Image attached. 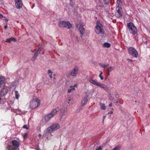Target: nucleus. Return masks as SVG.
Listing matches in <instances>:
<instances>
[{
    "label": "nucleus",
    "instance_id": "7",
    "mask_svg": "<svg viewBox=\"0 0 150 150\" xmlns=\"http://www.w3.org/2000/svg\"><path fill=\"white\" fill-rule=\"evenodd\" d=\"M58 25L60 27L66 28L69 29L71 27V25L69 22L60 21Z\"/></svg>",
    "mask_w": 150,
    "mask_h": 150
},
{
    "label": "nucleus",
    "instance_id": "33",
    "mask_svg": "<svg viewBox=\"0 0 150 150\" xmlns=\"http://www.w3.org/2000/svg\"><path fill=\"white\" fill-rule=\"evenodd\" d=\"M48 74H52V72L51 70L49 69L48 70Z\"/></svg>",
    "mask_w": 150,
    "mask_h": 150
},
{
    "label": "nucleus",
    "instance_id": "10",
    "mask_svg": "<svg viewBox=\"0 0 150 150\" xmlns=\"http://www.w3.org/2000/svg\"><path fill=\"white\" fill-rule=\"evenodd\" d=\"M66 110L67 109L64 107L59 108V113L60 119H62V117L64 115V113Z\"/></svg>",
    "mask_w": 150,
    "mask_h": 150
},
{
    "label": "nucleus",
    "instance_id": "16",
    "mask_svg": "<svg viewBox=\"0 0 150 150\" xmlns=\"http://www.w3.org/2000/svg\"><path fill=\"white\" fill-rule=\"evenodd\" d=\"M77 86V84H75L74 86H70V88L68 90V92L69 93H70L72 91H74L75 90V87H76Z\"/></svg>",
    "mask_w": 150,
    "mask_h": 150
},
{
    "label": "nucleus",
    "instance_id": "37",
    "mask_svg": "<svg viewBox=\"0 0 150 150\" xmlns=\"http://www.w3.org/2000/svg\"><path fill=\"white\" fill-rule=\"evenodd\" d=\"M3 16L1 14H0V18H1L3 17Z\"/></svg>",
    "mask_w": 150,
    "mask_h": 150
},
{
    "label": "nucleus",
    "instance_id": "43",
    "mask_svg": "<svg viewBox=\"0 0 150 150\" xmlns=\"http://www.w3.org/2000/svg\"><path fill=\"white\" fill-rule=\"evenodd\" d=\"M39 137H41V134H39Z\"/></svg>",
    "mask_w": 150,
    "mask_h": 150
},
{
    "label": "nucleus",
    "instance_id": "31",
    "mask_svg": "<svg viewBox=\"0 0 150 150\" xmlns=\"http://www.w3.org/2000/svg\"><path fill=\"white\" fill-rule=\"evenodd\" d=\"M104 3L105 4H108L110 2V0H104Z\"/></svg>",
    "mask_w": 150,
    "mask_h": 150
},
{
    "label": "nucleus",
    "instance_id": "4",
    "mask_svg": "<svg viewBox=\"0 0 150 150\" xmlns=\"http://www.w3.org/2000/svg\"><path fill=\"white\" fill-rule=\"evenodd\" d=\"M127 27L130 33L133 35H135L137 34V29L132 23L130 22L128 23Z\"/></svg>",
    "mask_w": 150,
    "mask_h": 150
},
{
    "label": "nucleus",
    "instance_id": "45",
    "mask_svg": "<svg viewBox=\"0 0 150 150\" xmlns=\"http://www.w3.org/2000/svg\"><path fill=\"white\" fill-rule=\"evenodd\" d=\"M108 75H110V73H109V72H108Z\"/></svg>",
    "mask_w": 150,
    "mask_h": 150
},
{
    "label": "nucleus",
    "instance_id": "25",
    "mask_svg": "<svg viewBox=\"0 0 150 150\" xmlns=\"http://www.w3.org/2000/svg\"><path fill=\"white\" fill-rule=\"evenodd\" d=\"M4 82V79L3 77H0V86Z\"/></svg>",
    "mask_w": 150,
    "mask_h": 150
},
{
    "label": "nucleus",
    "instance_id": "27",
    "mask_svg": "<svg viewBox=\"0 0 150 150\" xmlns=\"http://www.w3.org/2000/svg\"><path fill=\"white\" fill-rule=\"evenodd\" d=\"M117 4H118V6L117 7H119L120 8L119 6H120L122 4L121 0H117Z\"/></svg>",
    "mask_w": 150,
    "mask_h": 150
},
{
    "label": "nucleus",
    "instance_id": "9",
    "mask_svg": "<svg viewBox=\"0 0 150 150\" xmlns=\"http://www.w3.org/2000/svg\"><path fill=\"white\" fill-rule=\"evenodd\" d=\"M79 70L77 67H74L70 73V75L73 77L76 76Z\"/></svg>",
    "mask_w": 150,
    "mask_h": 150
},
{
    "label": "nucleus",
    "instance_id": "28",
    "mask_svg": "<svg viewBox=\"0 0 150 150\" xmlns=\"http://www.w3.org/2000/svg\"><path fill=\"white\" fill-rule=\"evenodd\" d=\"M45 121L47 122L49 121L51 118L47 115L45 116Z\"/></svg>",
    "mask_w": 150,
    "mask_h": 150
},
{
    "label": "nucleus",
    "instance_id": "18",
    "mask_svg": "<svg viewBox=\"0 0 150 150\" xmlns=\"http://www.w3.org/2000/svg\"><path fill=\"white\" fill-rule=\"evenodd\" d=\"M15 4L17 8L20 9L22 7L23 4L22 2H17V3H15Z\"/></svg>",
    "mask_w": 150,
    "mask_h": 150
},
{
    "label": "nucleus",
    "instance_id": "20",
    "mask_svg": "<svg viewBox=\"0 0 150 150\" xmlns=\"http://www.w3.org/2000/svg\"><path fill=\"white\" fill-rule=\"evenodd\" d=\"M12 41H13L14 42L16 41V39L13 38H10L7 39L6 40V42L10 43Z\"/></svg>",
    "mask_w": 150,
    "mask_h": 150
},
{
    "label": "nucleus",
    "instance_id": "36",
    "mask_svg": "<svg viewBox=\"0 0 150 150\" xmlns=\"http://www.w3.org/2000/svg\"><path fill=\"white\" fill-rule=\"evenodd\" d=\"M23 128L26 129H28V128L27 127V126L26 125H24L23 126Z\"/></svg>",
    "mask_w": 150,
    "mask_h": 150
},
{
    "label": "nucleus",
    "instance_id": "1",
    "mask_svg": "<svg viewBox=\"0 0 150 150\" xmlns=\"http://www.w3.org/2000/svg\"><path fill=\"white\" fill-rule=\"evenodd\" d=\"M60 128V126L59 124L56 123L48 127L47 129L45 131L46 134H43V137H45L49 134H50L52 136V133L57 130Z\"/></svg>",
    "mask_w": 150,
    "mask_h": 150
},
{
    "label": "nucleus",
    "instance_id": "50",
    "mask_svg": "<svg viewBox=\"0 0 150 150\" xmlns=\"http://www.w3.org/2000/svg\"><path fill=\"white\" fill-rule=\"evenodd\" d=\"M1 98H0V100H1Z\"/></svg>",
    "mask_w": 150,
    "mask_h": 150
},
{
    "label": "nucleus",
    "instance_id": "41",
    "mask_svg": "<svg viewBox=\"0 0 150 150\" xmlns=\"http://www.w3.org/2000/svg\"><path fill=\"white\" fill-rule=\"evenodd\" d=\"M27 136V134H25L24 136V138H25V137H26Z\"/></svg>",
    "mask_w": 150,
    "mask_h": 150
},
{
    "label": "nucleus",
    "instance_id": "11",
    "mask_svg": "<svg viewBox=\"0 0 150 150\" xmlns=\"http://www.w3.org/2000/svg\"><path fill=\"white\" fill-rule=\"evenodd\" d=\"M88 96L86 95L82 98L81 102L82 106H83L86 104L88 101Z\"/></svg>",
    "mask_w": 150,
    "mask_h": 150
},
{
    "label": "nucleus",
    "instance_id": "40",
    "mask_svg": "<svg viewBox=\"0 0 150 150\" xmlns=\"http://www.w3.org/2000/svg\"><path fill=\"white\" fill-rule=\"evenodd\" d=\"M127 60L131 62L132 61V60L130 59H128Z\"/></svg>",
    "mask_w": 150,
    "mask_h": 150
},
{
    "label": "nucleus",
    "instance_id": "5",
    "mask_svg": "<svg viewBox=\"0 0 150 150\" xmlns=\"http://www.w3.org/2000/svg\"><path fill=\"white\" fill-rule=\"evenodd\" d=\"M20 145L19 143L16 140H14L12 141L11 144L7 146L8 150H16L19 147Z\"/></svg>",
    "mask_w": 150,
    "mask_h": 150
},
{
    "label": "nucleus",
    "instance_id": "42",
    "mask_svg": "<svg viewBox=\"0 0 150 150\" xmlns=\"http://www.w3.org/2000/svg\"><path fill=\"white\" fill-rule=\"evenodd\" d=\"M112 103H110V104H109V106H112Z\"/></svg>",
    "mask_w": 150,
    "mask_h": 150
},
{
    "label": "nucleus",
    "instance_id": "30",
    "mask_svg": "<svg viewBox=\"0 0 150 150\" xmlns=\"http://www.w3.org/2000/svg\"><path fill=\"white\" fill-rule=\"evenodd\" d=\"M15 96L16 98L18 99L19 96V95L17 91H16L15 92Z\"/></svg>",
    "mask_w": 150,
    "mask_h": 150
},
{
    "label": "nucleus",
    "instance_id": "19",
    "mask_svg": "<svg viewBox=\"0 0 150 150\" xmlns=\"http://www.w3.org/2000/svg\"><path fill=\"white\" fill-rule=\"evenodd\" d=\"M68 103L69 105H71L73 103V99L70 98H69L67 100Z\"/></svg>",
    "mask_w": 150,
    "mask_h": 150
},
{
    "label": "nucleus",
    "instance_id": "26",
    "mask_svg": "<svg viewBox=\"0 0 150 150\" xmlns=\"http://www.w3.org/2000/svg\"><path fill=\"white\" fill-rule=\"evenodd\" d=\"M114 68V67L110 66L108 69V71L109 73Z\"/></svg>",
    "mask_w": 150,
    "mask_h": 150
},
{
    "label": "nucleus",
    "instance_id": "23",
    "mask_svg": "<svg viewBox=\"0 0 150 150\" xmlns=\"http://www.w3.org/2000/svg\"><path fill=\"white\" fill-rule=\"evenodd\" d=\"M100 109L102 110H105L106 109V107L104 104L100 103Z\"/></svg>",
    "mask_w": 150,
    "mask_h": 150
},
{
    "label": "nucleus",
    "instance_id": "8",
    "mask_svg": "<svg viewBox=\"0 0 150 150\" xmlns=\"http://www.w3.org/2000/svg\"><path fill=\"white\" fill-rule=\"evenodd\" d=\"M128 52L129 55L137 58L138 55V53L135 49L132 47H130L128 48Z\"/></svg>",
    "mask_w": 150,
    "mask_h": 150
},
{
    "label": "nucleus",
    "instance_id": "48",
    "mask_svg": "<svg viewBox=\"0 0 150 150\" xmlns=\"http://www.w3.org/2000/svg\"><path fill=\"white\" fill-rule=\"evenodd\" d=\"M6 21H8V20H6Z\"/></svg>",
    "mask_w": 150,
    "mask_h": 150
},
{
    "label": "nucleus",
    "instance_id": "6",
    "mask_svg": "<svg viewBox=\"0 0 150 150\" xmlns=\"http://www.w3.org/2000/svg\"><path fill=\"white\" fill-rule=\"evenodd\" d=\"M40 100L38 98L33 99L30 102V107L32 108L38 107L40 104Z\"/></svg>",
    "mask_w": 150,
    "mask_h": 150
},
{
    "label": "nucleus",
    "instance_id": "3",
    "mask_svg": "<svg viewBox=\"0 0 150 150\" xmlns=\"http://www.w3.org/2000/svg\"><path fill=\"white\" fill-rule=\"evenodd\" d=\"M103 28L102 24L98 21H97L96 22V25L95 28L96 33L97 34H103L104 31Z\"/></svg>",
    "mask_w": 150,
    "mask_h": 150
},
{
    "label": "nucleus",
    "instance_id": "29",
    "mask_svg": "<svg viewBox=\"0 0 150 150\" xmlns=\"http://www.w3.org/2000/svg\"><path fill=\"white\" fill-rule=\"evenodd\" d=\"M102 74H103V72H102L101 71V72H100V74L99 75V77L100 78V79L101 80H103L104 79L103 76L102 75Z\"/></svg>",
    "mask_w": 150,
    "mask_h": 150
},
{
    "label": "nucleus",
    "instance_id": "22",
    "mask_svg": "<svg viewBox=\"0 0 150 150\" xmlns=\"http://www.w3.org/2000/svg\"><path fill=\"white\" fill-rule=\"evenodd\" d=\"M110 46V44L108 42H105L103 45V47H109Z\"/></svg>",
    "mask_w": 150,
    "mask_h": 150
},
{
    "label": "nucleus",
    "instance_id": "38",
    "mask_svg": "<svg viewBox=\"0 0 150 150\" xmlns=\"http://www.w3.org/2000/svg\"><path fill=\"white\" fill-rule=\"evenodd\" d=\"M7 24H6L4 26V28L6 29L7 28Z\"/></svg>",
    "mask_w": 150,
    "mask_h": 150
},
{
    "label": "nucleus",
    "instance_id": "15",
    "mask_svg": "<svg viewBox=\"0 0 150 150\" xmlns=\"http://www.w3.org/2000/svg\"><path fill=\"white\" fill-rule=\"evenodd\" d=\"M41 50V48H39L38 49V50L35 53V54L33 57L32 58V59L33 60H34L37 57L38 55L40 53Z\"/></svg>",
    "mask_w": 150,
    "mask_h": 150
},
{
    "label": "nucleus",
    "instance_id": "13",
    "mask_svg": "<svg viewBox=\"0 0 150 150\" xmlns=\"http://www.w3.org/2000/svg\"><path fill=\"white\" fill-rule=\"evenodd\" d=\"M116 9L117 11L115 13V16L117 18H119L122 16L121 11L119 7H117Z\"/></svg>",
    "mask_w": 150,
    "mask_h": 150
},
{
    "label": "nucleus",
    "instance_id": "35",
    "mask_svg": "<svg viewBox=\"0 0 150 150\" xmlns=\"http://www.w3.org/2000/svg\"><path fill=\"white\" fill-rule=\"evenodd\" d=\"M15 3H17V2H22V0H15Z\"/></svg>",
    "mask_w": 150,
    "mask_h": 150
},
{
    "label": "nucleus",
    "instance_id": "46",
    "mask_svg": "<svg viewBox=\"0 0 150 150\" xmlns=\"http://www.w3.org/2000/svg\"><path fill=\"white\" fill-rule=\"evenodd\" d=\"M47 138L48 139V137H47Z\"/></svg>",
    "mask_w": 150,
    "mask_h": 150
},
{
    "label": "nucleus",
    "instance_id": "34",
    "mask_svg": "<svg viewBox=\"0 0 150 150\" xmlns=\"http://www.w3.org/2000/svg\"><path fill=\"white\" fill-rule=\"evenodd\" d=\"M50 117V118H51L53 116L52 115V114H51V113H50L48 114V115H47Z\"/></svg>",
    "mask_w": 150,
    "mask_h": 150
},
{
    "label": "nucleus",
    "instance_id": "47",
    "mask_svg": "<svg viewBox=\"0 0 150 150\" xmlns=\"http://www.w3.org/2000/svg\"><path fill=\"white\" fill-rule=\"evenodd\" d=\"M54 79H55V77H54Z\"/></svg>",
    "mask_w": 150,
    "mask_h": 150
},
{
    "label": "nucleus",
    "instance_id": "17",
    "mask_svg": "<svg viewBox=\"0 0 150 150\" xmlns=\"http://www.w3.org/2000/svg\"><path fill=\"white\" fill-rule=\"evenodd\" d=\"M79 30L81 34L83 35L85 33V30L82 25H80L79 27Z\"/></svg>",
    "mask_w": 150,
    "mask_h": 150
},
{
    "label": "nucleus",
    "instance_id": "44",
    "mask_svg": "<svg viewBox=\"0 0 150 150\" xmlns=\"http://www.w3.org/2000/svg\"><path fill=\"white\" fill-rule=\"evenodd\" d=\"M110 113L111 114H112L113 112L112 111H111L110 112Z\"/></svg>",
    "mask_w": 150,
    "mask_h": 150
},
{
    "label": "nucleus",
    "instance_id": "14",
    "mask_svg": "<svg viewBox=\"0 0 150 150\" xmlns=\"http://www.w3.org/2000/svg\"><path fill=\"white\" fill-rule=\"evenodd\" d=\"M59 110V107H57L54 109L50 112L51 113L52 115L53 116L55 115L57 113V112H58Z\"/></svg>",
    "mask_w": 150,
    "mask_h": 150
},
{
    "label": "nucleus",
    "instance_id": "2",
    "mask_svg": "<svg viewBox=\"0 0 150 150\" xmlns=\"http://www.w3.org/2000/svg\"><path fill=\"white\" fill-rule=\"evenodd\" d=\"M86 79L90 83L93 84L95 86H99L101 88L103 89L105 91H107L108 90V88L107 86L105 85L100 83L97 81H96L95 80H93L91 77L89 76L86 77Z\"/></svg>",
    "mask_w": 150,
    "mask_h": 150
},
{
    "label": "nucleus",
    "instance_id": "49",
    "mask_svg": "<svg viewBox=\"0 0 150 150\" xmlns=\"http://www.w3.org/2000/svg\"><path fill=\"white\" fill-rule=\"evenodd\" d=\"M6 21H8V20H6Z\"/></svg>",
    "mask_w": 150,
    "mask_h": 150
},
{
    "label": "nucleus",
    "instance_id": "39",
    "mask_svg": "<svg viewBox=\"0 0 150 150\" xmlns=\"http://www.w3.org/2000/svg\"><path fill=\"white\" fill-rule=\"evenodd\" d=\"M49 77L50 78H52V74H50V75H49Z\"/></svg>",
    "mask_w": 150,
    "mask_h": 150
},
{
    "label": "nucleus",
    "instance_id": "24",
    "mask_svg": "<svg viewBox=\"0 0 150 150\" xmlns=\"http://www.w3.org/2000/svg\"><path fill=\"white\" fill-rule=\"evenodd\" d=\"M121 147L119 145H117L112 150H120Z\"/></svg>",
    "mask_w": 150,
    "mask_h": 150
},
{
    "label": "nucleus",
    "instance_id": "21",
    "mask_svg": "<svg viewBox=\"0 0 150 150\" xmlns=\"http://www.w3.org/2000/svg\"><path fill=\"white\" fill-rule=\"evenodd\" d=\"M99 65L102 68H105L109 66V64H103L102 63H99Z\"/></svg>",
    "mask_w": 150,
    "mask_h": 150
},
{
    "label": "nucleus",
    "instance_id": "12",
    "mask_svg": "<svg viewBox=\"0 0 150 150\" xmlns=\"http://www.w3.org/2000/svg\"><path fill=\"white\" fill-rule=\"evenodd\" d=\"M8 88L7 87H5L4 88H2L0 94L2 96H4L8 92Z\"/></svg>",
    "mask_w": 150,
    "mask_h": 150
},
{
    "label": "nucleus",
    "instance_id": "32",
    "mask_svg": "<svg viewBox=\"0 0 150 150\" xmlns=\"http://www.w3.org/2000/svg\"><path fill=\"white\" fill-rule=\"evenodd\" d=\"M102 147L101 146H99L97 147L95 150H102Z\"/></svg>",
    "mask_w": 150,
    "mask_h": 150
}]
</instances>
